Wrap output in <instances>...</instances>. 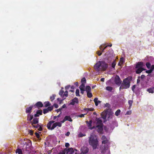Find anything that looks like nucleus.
Here are the masks:
<instances>
[{
  "instance_id": "1",
  "label": "nucleus",
  "mask_w": 154,
  "mask_h": 154,
  "mask_svg": "<svg viewBox=\"0 0 154 154\" xmlns=\"http://www.w3.org/2000/svg\"><path fill=\"white\" fill-rule=\"evenodd\" d=\"M108 64L104 61H99L94 65V69L97 71H105L108 68Z\"/></svg>"
},
{
  "instance_id": "5",
  "label": "nucleus",
  "mask_w": 154,
  "mask_h": 154,
  "mask_svg": "<svg viewBox=\"0 0 154 154\" xmlns=\"http://www.w3.org/2000/svg\"><path fill=\"white\" fill-rule=\"evenodd\" d=\"M114 82L118 86H120L121 84L122 81L119 75H116L114 79Z\"/></svg>"
},
{
  "instance_id": "61",
  "label": "nucleus",
  "mask_w": 154,
  "mask_h": 154,
  "mask_svg": "<svg viewBox=\"0 0 154 154\" xmlns=\"http://www.w3.org/2000/svg\"><path fill=\"white\" fill-rule=\"evenodd\" d=\"M135 85H133L132 87V88H131V89H132V90L133 91H134L135 88Z\"/></svg>"
},
{
  "instance_id": "40",
  "label": "nucleus",
  "mask_w": 154,
  "mask_h": 154,
  "mask_svg": "<svg viewBox=\"0 0 154 154\" xmlns=\"http://www.w3.org/2000/svg\"><path fill=\"white\" fill-rule=\"evenodd\" d=\"M85 136V134H83L81 133H80L78 135L79 137H82L83 136Z\"/></svg>"
},
{
  "instance_id": "58",
  "label": "nucleus",
  "mask_w": 154,
  "mask_h": 154,
  "mask_svg": "<svg viewBox=\"0 0 154 154\" xmlns=\"http://www.w3.org/2000/svg\"><path fill=\"white\" fill-rule=\"evenodd\" d=\"M65 146L66 147H68L69 146V143H66L65 145Z\"/></svg>"
},
{
  "instance_id": "4",
  "label": "nucleus",
  "mask_w": 154,
  "mask_h": 154,
  "mask_svg": "<svg viewBox=\"0 0 154 154\" xmlns=\"http://www.w3.org/2000/svg\"><path fill=\"white\" fill-rule=\"evenodd\" d=\"M54 121H51L47 124V127L48 129L53 130L57 126L56 123H54Z\"/></svg>"
},
{
  "instance_id": "35",
  "label": "nucleus",
  "mask_w": 154,
  "mask_h": 154,
  "mask_svg": "<svg viewBox=\"0 0 154 154\" xmlns=\"http://www.w3.org/2000/svg\"><path fill=\"white\" fill-rule=\"evenodd\" d=\"M146 65L148 69H149L150 68L151 66V65L150 63L147 62L146 64Z\"/></svg>"
},
{
  "instance_id": "62",
  "label": "nucleus",
  "mask_w": 154,
  "mask_h": 154,
  "mask_svg": "<svg viewBox=\"0 0 154 154\" xmlns=\"http://www.w3.org/2000/svg\"><path fill=\"white\" fill-rule=\"evenodd\" d=\"M66 121V120H65V118H64V119H63L61 121V122H60L61 123H64Z\"/></svg>"
},
{
  "instance_id": "20",
  "label": "nucleus",
  "mask_w": 154,
  "mask_h": 154,
  "mask_svg": "<svg viewBox=\"0 0 154 154\" xmlns=\"http://www.w3.org/2000/svg\"><path fill=\"white\" fill-rule=\"evenodd\" d=\"M33 107V106H29V107L27 108H26V113H29V114L30 113V112H31V110L32 109Z\"/></svg>"
},
{
  "instance_id": "25",
  "label": "nucleus",
  "mask_w": 154,
  "mask_h": 154,
  "mask_svg": "<svg viewBox=\"0 0 154 154\" xmlns=\"http://www.w3.org/2000/svg\"><path fill=\"white\" fill-rule=\"evenodd\" d=\"M97 125H103L102 121V120L100 119H98L97 120Z\"/></svg>"
},
{
  "instance_id": "48",
  "label": "nucleus",
  "mask_w": 154,
  "mask_h": 154,
  "mask_svg": "<svg viewBox=\"0 0 154 154\" xmlns=\"http://www.w3.org/2000/svg\"><path fill=\"white\" fill-rule=\"evenodd\" d=\"M152 72V71L150 69H149V70H146V73H149V74L151 73Z\"/></svg>"
},
{
  "instance_id": "10",
  "label": "nucleus",
  "mask_w": 154,
  "mask_h": 154,
  "mask_svg": "<svg viewBox=\"0 0 154 154\" xmlns=\"http://www.w3.org/2000/svg\"><path fill=\"white\" fill-rule=\"evenodd\" d=\"M86 123L87 124L89 128L90 129L92 130L94 128H95V127L94 126L91 127L92 123V120H90L89 122H88V121H86Z\"/></svg>"
},
{
  "instance_id": "26",
  "label": "nucleus",
  "mask_w": 154,
  "mask_h": 154,
  "mask_svg": "<svg viewBox=\"0 0 154 154\" xmlns=\"http://www.w3.org/2000/svg\"><path fill=\"white\" fill-rule=\"evenodd\" d=\"M44 104H45L44 106L45 107H47L50 106L51 105V104L49 101L45 102L44 103Z\"/></svg>"
},
{
  "instance_id": "24",
  "label": "nucleus",
  "mask_w": 154,
  "mask_h": 154,
  "mask_svg": "<svg viewBox=\"0 0 154 154\" xmlns=\"http://www.w3.org/2000/svg\"><path fill=\"white\" fill-rule=\"evenodd\" d=\"M64 118L66 121H68L71 122L72 121L70 116H66Z\"/></svg>"
},
{
  "instance_id": "23",
  "label": "nucleus",
  "mask_w": 154,
  "mask_h": 154,
  "mask_svg": "<svg viewBox=\"0 0 154 154\" xmlns=\"http://www.w3.org/2000/svg\"><path fill=\"white\" fill-rule=\"evenodd\" d=\"M147 91L149 93H153L154 92V87L150 88L147 90Z\"/></svg>"
},
{
  "instance_id": "43",
  "label": "nucleus",
  "mask_w": 154,
  "mask_h": 154,
  "mask_svg": "<svg viewBox=\"0 0 154 154\" xmlns=\"http://www.w3.org/2000/svg\"><path fill=\"white\" fill-rule=\"evenodd\" d=\"M37 125H32V127H34V128H38L39 127V124H37Z\"/></svg>"
},
{
  "instance_id": "52",
  "label": "nucleus",
  "mask_w": 154,
  "mask_h": 154,
  "mask_svg": "<svg viewBox=\"0 0 154 154\" xmlns=\"http://www.w3.org/2000/svg\"><path fill=\"white\" fill-rule=\"evenodd\" d=\"M105 106L107 107L108 108H109L110 107V105L109 104V103H106L105 104Z\"/></svg>"
},
{
  "instance_id": "42",
  "label": "nucleus",
  "mask_w": 154,
  "mask_h": 154,
  "mask_svg": "<svg viewBox=\"0 0 154 154\" xmlns=\"http://www.w3.org/2000/svg\"><path fill=\"white\" fill-rule=\"evenodd\" d=\"M66 149H65L63 151L60 152L58 154H65L66 152Z\"/></svg>"
},
{
  "instance_id": "55",
  "label": "nucleus",
  "mask_w": 154,
  "mask_h": 154,
  "mask_svg": "<svg viewBox=\"0 0 154 154\" xmlns=\"http://www.w3.org/2000/svg\"><path fill=\"white\" fill-rule=\"evenodd\" d=\"M140 76H138V79L137 80V83L138 84L140 82Z\"/></svg>"
},
{
  "instance_id": "54",
  "label": "nucleus",
  "mask_w": 154,
  "mask_h": 154,
  "mask_svg": "<svg viewBox=\"0 0 154 154\" xmlns=\"http://www.w3.org/2000/svg\"><path fill=\"white\" fill-rule=\"evenodd\" d=\"M150 69L151 70H152V71H153V70L154 69V65H152L151 66V67Z\"/></svg>"
},
{
  "instance_id": "14",
  "label": "nucleus",
  "mask_w": 154,
  "mask_h": 154,
  "mask_svg": "<svg viewBox=\"0 0 154 154\" xmlns=\"http://www.w3.org/2000/svg\"><path fill=\"white\" fill-rule=\"evenodd\" d=\"M102 147V153H104L105 151L108 150V145L106 144H105Z\"/></svg>"
},
{
  "instance_id": "29",
  "label": "nucleus",
  "mask_w": 154,
  "mask_h": 154,
  "mask_svg": "<svg viewBox=\"0 0 154 154\" xmlns=\"http://www.w3.org/2000/svg\"><path fill=\"white\" fill-rule=\"evenodd\" d=\"M16 152L18 153V154H23L22 150L20 149H18L16 150Z\"/></svg>"
},
{
  "instance_id": "6",
  "label": "nucleus",
  "mask_w": 154,
  "mask_h": 154,
  "mask_svg": "<svg viewBox=\"0 0 154 154\" xmlns=\"http://www.w3.org/2000/svg\"><path fill=\"white\" fill-rule=\"evenodd\" d=\"M81 152L80 154H85L88 152L89 149L87 147L84 146L81 148Z\"/></svg>"
},
{
  "instance_id": "37",
  "label": "nucleus",
  "mask_w": 154,
  "mask_h": 154,
  "mask_svg": "<svg viewBox=\"0 0 154 154\" xmlns=\"http://www.w3.org/2000/svg\"><path fill=\"white\" fill-rule=\"evenodd\" d=\"M75 95L77 96H80L79 91V89H77L76 90Z\"/></svg>"
},
{
  "instance_id": "27",
  "label": "nucleus",
  "mask_w": 154,
  "mask_h": 154,
  "mask_svg": "<svg viewBox=\"0 0 154 154\" xmlns=\"http://www.w3.org/2000/svg\"><path fill=\"white\" fill-rule=\"evenodd\" d=\"M85 91L86 92H91V87L88 85L85 88Z\"/></svg>"
},
{
  "instance_id": "32",
  "label": "nucleus",
  "mask_w": 154,
  "mask_h": 154,
  "mask_svg": "<svg viewBox=\"0 0 154 154\" xmlns=\"http://www.w3.org/2000/svg\"><path fill=\"white\" fill-rule=\"evenodd\" d=\"M87 96L89 98H91L92 97V95L91 92H87Z\"/></svg>"
},
{
  "instance_id": "21",
  "label": "nucleus",
  "mask_w": 154,
  "mask_h": 154,
  "mask_svg": "<svg viewBox=\"0 0 154 154\" xmlns=\"http://www.w3.org/2000/svg\"><path fill=\"white\" fill-rule=\"evenodd\" d=\"M64 92V91L62 90H60L59 92V94L62 98H63V100H64L66 98V97L64 98V95H63Z\"/></svg>"
},
{
  "instance_id": "34",
  "label": "nucleus",
  "mask_w": 154,
  "mask_h": 154,
  "mask_svg": "<svg viewBox=\"0 0 154 154\" xmlns=\"http://www.w3.org/2000/svg\"><path fill=\"white\" fill-rule=\"evenodd\" d=\"M116 64V61L115 60L113 61L112 64V68H114Z\"/></svg>"
},
{
  "instance_id": "41",
  "label": "nucleus",
  "mask_w": 154,
  "mask_h": 154,
  "mask_svg": "<svg viewBox=\"0 0 154 154\" xmlns=\"http://www.w3.org/2000/svg\"><path fill=\"white\" fill-rule=\"evenodd\" d=\"M48 111L47 108L43 110V112L44 114H45L48 112Z\"/></svg>"
},
{
  "instance_id": "51",
  "label": "nucleus",
  "mask_w": 154,
  "mask_h": 154,
  "mask_svg": "<svg viewBox=\"0 0 154 154\" xmlns=\"http://www.w3.org/2000/svg\"><path fill=\"white\" fill-rule=\"evenodd\" d=\"M70 87V85H68L67 86H66L65 87V89L66 90H68L69 89V88Z\"/></svg>"
},
{
  "instance_id": "64",
  "label": "nucleus",
  "mask_w": 154,
  "mask_h": 154,
  "mask_svg": "<svg viewBox=\"0 0 154 154\" xmlns=\"http://www.w3.org/2000/svg\"><path fill=\"white\" fill-rule=\"evenodd\" d=\"M85 91V90H80L81 93L82 94H83L84 93V91Z\"/></svg>"
},
{
  "instance_id": "36",
  "label": "nucleus",
  "mask_w": 154,
  "mask_h": 154,
  "mask_svg": "<svg viewBox=\"0 0 154 154\" xmlns=\"http://www.w3.org/2000/svg\"><path fill=\"white\" fill-rule=\"evenodd\" d=\"M56 95L55 94H53L52 96L50 97V99L51 101H53L55 99Z\"/></svg>"
},
{
  "instance_id": "18",
  "label": "nucleus",
  "mask_w": 154,
  "mask_h": 154,
  "mask_svg": "<svg viewBox=\"0 0 154 154\" xmlns=\"http://www.w3.org/2000/svg\"><path fill=\"white\" fill-rule=\"evenodd\" d=\"M137 69L136 71L137 74H140L143 71L146 70V69L143 68H137Z\"/></svg>"
},
{
  "instance_id": "31",
  "label": "nucleus",
  "mask_w": 154,
  "mask_h": 154,
  "mask_svg": "<svg viewBox=\"0 0 154 154\" xmlns=\"http://www.w3.org/2000/svg\"><path fill=\"white\" fill-rule=\"evenodd\" d=\"M120 112L121 111L119 109H118L115 113V115L117 116H119L120 114Z\"/></svg>"
},
{
  "instance_id": "57",
  "label": "nucleus",
  "mask_w": 154,
  "mask_h": 154,
  "mask_svg": "<svg viewBox=\"0 0 154 154\" xmlns=\"http://www.w3.org/2000/svg\"><path fill=\"white\" fill-rule=\"evenodd\" d=\"M131 113V111H128L127 112L126 114L127 115H130Z\"/></svg>"
},
{
  "instance_id": "60",
  "label": "nucleus",
  "mask_w": 154,
  "mask_h": 154,
  "mask_svg": "<svg viewBox=\"0 0 154 154\" xmlns=\"http://www.w3.org/2000/svg\"><path fill=\"white\" fill-rule=\"evenodd\" d=\"M145 76L144 75H142L141 77H140V78H141L142 79H144L145 77Z\"/></svg>"
},
{
  "instance_id": "3",
  "label": "nucleus",
  "mask_w": 154,
  "mask_h": 154,
  "mask_svg": "<svg viewBox=\"0 0 154 154\" xmlns=\"http://www.w3.org/2000/svg\"><path fill=\"white\" fill-rule=\"evenodd\" d=\"M132 80V77L131 76H129L123 80L121 84L123 86L124 88L127 89L130 87Z\"/></svg>"
},
{
  "instance_id": "22",
  "label": "nucleus",
  "mask_w": 154,
  "mask_h": 154,
  "mask_svg": "<svg viewBox=\"0 0 154 154\" xmlns=\"http://www.w3.org/2000/svg\"><path fill=\"white\" fill-rule=\"evenodd\" d=\"M33 118V115H30L29 114H28L27 116V120L29 121H31Z\"/></svg>"
},
{
  "instance_id": "11",
  "label": "nucleus",
  "mask_w": 154,
  "mask_h": 154,
  "mask_svg": "<svg viewBox=\"0 0 154 154\" xmlns=\"http://www.w3.org/2000/svg\"><path fill=\"white\" fill-rule=\"evenodd\" d=\"M144 66L143 63L141 62H140L137 63L135 67L136 68H143Z\"/></svg>"
},
{
  "instance_id": "47",
  "label": "nucleus",
  "mask_w": 154,
  "mask_h": 154,
  "mask_svg": "<svg viewBox=\"0 0 154 154\" xmlns=\"http://www.w3.org/2000/svg\"><path fill=\"white\" fill-rule=\"evenodd\" d=\"M68 92L67 91H66L64 93V94L63 95H64V97L65 96V97H67L68 96Z\"/></svg>"
},
{
  "instance_id": "53",
  "label": "nucleus",
  "mask_w": 154,
  "mask_h": 154,
  "mask_svg": "<svg viewBox=\"0 0 154 154\" xmlns=\"http://www.w3.org/2000/svg\"><path fill=\"white\" fill-rule=\"evenodd\" d=\"M38 128V130L39 131H41L42 130V126L40 125H39V127Z\"/></svg>"
},
{
  "instance_id": "45",
  "label": "nucleus",
  "mask_w": 154,
  "mask_h": 154,
  "mask_svg": "<svg viewBox=\"0 0 154 154\" xmlns=\"http://www.w3.org/2000/svg\"><path fill=\"white\" fill-rule=\"evenodd\" d=\"M57 126H58L59 127H61L62 126V124L61 122H56Z\"/></svg>"
},
{
  "instance_id": "39",
  "label": "nucleus",
  "mask_w": 154,
  "mask_h": 154,
  "mask_svg": "<svg viewBox=\"0 0 154 154\" xmlns=\"http://www.w3.org/2000/svg\"><path fill=\"white\" fill-rule=\"evenodd\" d=\"M86 82V79L85 78V77H84L82 79H81V82L82 83H84L85 84V83Z\"/></svg>"
},
{
  "instance_id": "30",
  "label": "nucleus",
  "mask_w": 154,
  "mask_h": 154,
  "mask_svg": "<svg viewBox=\"0 0 154 154\" xmlns=\"http://www.w3.org/2000/svg\"><path fill=\"white\" fill-rule=\"evenodd\" d=\"M106 89L108 91L111 92L113 89V88L110 86H107L106 87Z\"/></svg>"
},
{
  "instance_id": "50",
  "label": "nucleus",
  "mask_w": 154,
  "mask_h": 154,
  "mask_svg": "<svg viewBox=\"0 0 154 154\" xmlns=\"http://www.w3.org/2000/svg\"><path fill=\"white\" fill-rule=\"evenodd\" d=\"M35 135H36V137L37 138H39V137H40V135H39V134L38 133H37V132H35Z\"/></svg>"
},
{
  "instance_id": "13",
  "label": "nucleus",
  "mask_w": 154,
  "mask_h": 154,
  "mask_svg": "<svg viewBox=\"0 0 154 154\" xmlns=\"http://www.w3.org/2000/svg\"><path fill=\"white\" fill-rule=\"evenodd\" d=\"M107 111H104L101 114L102 118L104 119H106L107 115Z\"/></svg>"
},
{
  "instance_id": "2",
  "label": "nucleus",
  "mask_w": 154,
  "mask_h": 154,
  "mask_svg": "<svg viewBox=\"0 0 154 154\" xmlns=\"http://www.w3.org/2000/svg\"><path fill=\"white\" fill-rule=\"evenodd\" d=\"M89 143L94 149H96L98 144V141L96 135L93 134L90 135L89 139Z\"/></svg>"
},
{
  "instance_id": "56",
  "label": "nucleus",
  "mask_w": 154,
  "mask_h": 154,
  "mask_svg": "<svg viewBox=\"0 0 154 154\" xmlns=\"http://www.w3.org/2000/svg\"><path fill=\"white\" fill-rule=\"evenodd\" d=\"M86 114H81L79 115L78 116L80 117H81V118L83 117L84 116V115H86Z\"/></svg>"
},
{
  "instance_id": "7",
  "label": "nucleus",
  "mask_w": 154,
  "mask_h": 154,
  "mask_svg": "<svg viewBox=\"0 0 154 154\" xmlns=\"http://www.w3.org/2000/svg\"><path fill=\"white\" fill-rule=\"evenodd\" d=\"M102 140V144H106L109 143V140L107 137L104 135H103L101 137Z\"/></svg>"
},
{
  "instance_id": "59",
  "label": "nucleus",
  "mask_w": 154,
  "mask_h": 154,
  "mask_svg": "<svg viewBox=\"0 0 154 154\" xmlns=\"http://www.w3.org/2000/svg\"><path fill=\"white\" fill-rule=\"evenodd\" d=\"M54 106L56 108H57L58 107V105L56 104H54Z\"/></svg>"
},
{
  "instance_id": "44",
  "label": "nucleus",
  "mask_w": 154,
  "mask_h": 154,
  "mask_svg": "<svg viewBox=\"0 0 154 154\" xmlns=\"http://www.w3.org/2000/svg\"><path fill=\"white\" fill-rule=\"evenodd\" d=\"M119 62L122 63V64L124 62V59L123 57H121L120 58V59Z\"/></svg>"
},
{
  "instance_id": "9",
  "label": "nucleus",
  "mask_w": 154,
  "mask_h": 154,
  "mask_svg": "<svg viewBox=\"0 0 154 154\" xmlns=\"http://www.w3.org/2000/svg\"><path fill=\"white\" fill-rule=\"evenodd\" d=\"M34 106L35 107L39 109L42 107L43 106V105L42 102L38 101L34 105Z\"/></svg>"
},
{
  "instance_id": "38",
  "label": "nucleus",
  "mask_w": 154,
  "mask_h": 154,
  "mask_svg": "<svg viewBox=\"0 0 154 154\" xmlns=\"http://www.w3.org/2000/svg\"><path fill=\"white\" fill-rule=\"evenodd\" d=\"M53 108V106H49L47 108L48 110V111H51L52 110Z\"/></svg>"
},
{
  "instance_id": "8",
  "label": "nucleus",
  "mask_w": 154,
  "mask_h": 154,
  "mask_svg": "<svg viewBox=\"0 0 154 154\" xmlns=\"http://www.w3.org/2000/svg\"><path fill=\"white\" fill-rule=\"evenodd\" d=\"M79 103L78 99L77 98L75 97L71 100V102L69 104L72 105H74L75 104H78Z\"/></svg>"
},
{
  "instance_id": "15",
  "label": "nucleus",
  "mask_w": 154,
  "mask_h": 154,
  "mask_svg": "<svg viewBox=\"0 0 154 154\" xmlns=\"http://www.w3.org/2000/svg\"><path fill=\"white\" fill-rule=\"evenodd\" d=\"M38 118H34L33 119V120L31 122L32 125H33L38 124Z\"/></svg>"
},
{
  "instance_id": "17",
  "label": "nucleus",
  "mask_w": 154,
  "mask_h": 154,
  "mask_svg": "<svg viewBox=\"0 0 154 154\" xmlns=\"http://www.w3.org/2000/svg\"><path fill=\"white\" fill-rule=\"evenodd\" d=\"M103 125H97L96 127L97 128V131L99 133H101L103 131Z\"/></svg>"
},
{
  "instance_id": "28",
  "label": "nucleus",
  "mask_w": 154,
  "mask_h": 154,
  "mask_svg": "<svg viewBox=\"0 0 154 154\" xmlns=\"http://www.w3.org/2000/svg\"><path fill=\"white\" fill-rule=\"evenodd\" d=\"M85 84L84 83H82L81 85L79 87L80 90H85Z\"/></svg>"
},
{
  "instance_id": "33",
  "label": "nucleus",
  "mask_w": 154,
  "mask_h": 154,
  "mask_svg": "<svg viewBox=\"0 0 154 154\" xmlns=\"http://www.w3.org/2000/svg\"><path fill=\"white\" fill-rule=\"evenodd\" d=\"M133 102V101L132 100H129L128 101V103L129 105V109H130V108L132 106Z\"/></svg>"
},
{
  "instance_id": "49",
  "label": "nucleus",
  "mask_w": 154,
  "mask_h": 154,
  "mask_svg": "<svg viewBox=\"0 0 154 154\" xmlns=\"http://www.w3.org/2000/svg\"><path fill=\"white\" fill-rule=\"evenodd\" d=\"M97 53L99 56H100L102 54V52H100V51H97Z\"/></svg>"
},
{
  "instance_id": "12",
  "label": "nucleus",
  "mask_w": 154,
  "mask_h": 154,
  "mask_svg": "<svg viewBox=\"0 0 154 154\" xmlns=\"http://www.w3.org/2000/svg\"><path fill=\"white\" fill-rule=\"evenodd\" d=\"M66 154H72L74 152L73 149L72 148H69L67 149H66Z\"/></svg>"
},
{
  "instance_id": "46",
  "label": "nucleus",
  "mask_w": 154,
  "mask_h": 154,
  "mask_svg": "<svg viewBox=\"0 0 154 154\" xmlns=\"http://www.w3.org/2000/svg\"><path fill=\"white\" fill-rule=\"evenodd\" d=\"M29 134L31 135H32L33 134V131L32 130H29Z\"/></svg>"
},
{
  "instance_id": "16",
  "label": "nucleus",
  "mask_w": 154,
  "mask_h": 154,
  "mask_svg": "<svg viewBox=\"0 0 154 154\" xmlns=\"http://www.w3.org/2000/svg\"><path fill=\"white\" fill-rule=\"evenodd\" d=\"M42 109H39L36 112V113L35 114L34 116L35 117H38L39 115H42Z\"/></svg>"
},
{
  "instance_id": "63",
  "label": "nucleus",
  "mask_w": 154,
  "mask_h": 154,
  "mask_svg": "<svg viewBox=\"0 0 154 154\" xmlns=\"http://www.w3.org/2000/svg\"><path fill=\"white\" fill-rule=\"evenodd\" d=\"M70 134V132L69 131L67 132L66 134H65L66 136H69Z\"/></svg>"
},
{
  "instance_id": "19",
  "label": "nucleus",
  "mask_w": 154,
  "mask_h": 154,
  "mask_svg": "<svg viewBox=\"0 0 154 154\" xmlns=\"http://www.w3.org/2000/svg\"><path fill=\"white\" fill-rule=\"evenodd\" d=\"M98 99L97 97H95L94 100V101L95 103V105L96 106H97L98 104L100 103L101 102V101H100V100H98Z\"/></svg>"
}]
</instances>
